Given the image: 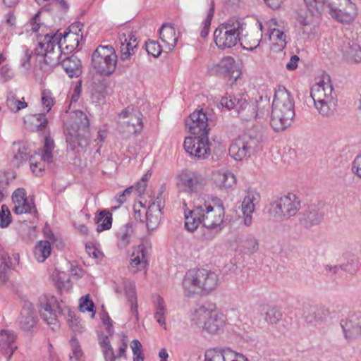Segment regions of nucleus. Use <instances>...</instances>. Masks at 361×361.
Wrapping results in <instances>:
<instances>
[{"label": "nucleus", "mask_w": 361, "mask_h": 361, "mask_svg": "<svg viewBox=\"0 0 361 361\" xmlns=\"http://www.w3.org/2000/svg\"><path fill=\"white\" fill-rule=\"evenodd\" d=\"M186 126L195 137H185L183 144L185 152L197 159H207L211 154L207 114L202 109L195 111L189 116Z\"/></svg>", "instance_id": "f257e3e1"}, {"label": "nucleus", "mask_w": 361, "mask_h": 361, "mask_svg": "<svg viewBox=\"0 0 361 361\" xmlns=\"http://www.w3.org/2000/svg\"><path fill=\"white\" fill-rule=\"evenodd\" d=\"M76 35L73 31L62 33H47L38 38V47L35 49L37 57L40 56L44 61L39 65V69L44 73H50L52 68L61 63L63 59L61 41L72 38Z\"/></svg>", "instance_id": "f03ea898"}, {"label": "nucleus", "mask_w": 361, "mask_h": 361, "mask_svg": "<svg viewBox=\"0 0 361 361\" xmlns=\"http://www.w3.org/2000/svg\"><path fill=\"white\" fill-rule=\"evenodd\" d=\"M202 216V225L206 228L203 238L213 240L224 228L225 209L222 200L216 197L207 195L203 204L197 205Z\"/></svg>", "instance_id": "7ed1b4c3"}, {"label": "nucleus", "mask_w": 361, "mask_h": 361, "mask_svg": "<svg viewBox=\"0 0 361 361\" xmlns=\"http://www.w3.org/2000/svg\"><path fill=\"white\" fill-rule=\"evenodd\" d=\"M295 102L290 93L284 87L276 90L270 125L276 132L283 131L290 126L295 116Z\"/></svg>", "instance_id": "20e7f679"}, {"label": "nucleus", "mask_w": 361, "mask_h": 361, "mask_svg": "<svg viewBox=\"0 0 361 361\" xmlns=\"http://www.w3.org/2000/svg\"><path fill=\"white\" fill-rule=\"evenodd\" d=\"M219 284L218 275L205 269L188 270L183 279L182 285L185 294L192 296L196 293L209 294Z\"/></svg>", "instance_id": "39448f33"}, {"label": "nucleus", "mask_w": 361, "mask_h": 361, "mask_svg": "<svg viewBox=\"0 0 361 361\" xmlns=\"http://www.w3.org/2000/svg\"><path fill=\"white\" fill-rule=\"evenodd\" d=\"M334 88L328 79L314 85L311 88L310 96L319 114L324 117H332L336 112L337 97Z\"/></svg>", "instance_id": "423d86ee"}, {"label": "nucleus", "mask_w": 361, "mask_h": 361, "mask_svg": "<svg viewBox=\"0 0 361 361\" xmlns=\"http://www.w3.org/2000/svg\"><path fill=\"white\" fill-rule=\"evenodd\" d=\"M225 321L224 314L217 312L216 305L212 303H204L195 309L192 317L194 324L210 334L221 331Z\"/></svg>", "instance_id": "0eeeda50"}, {"label": "nucleus", "mask_w": 361, "mask_h": 361, "mask_svg": "<svg viewBox=\"0 0 361 361\" xmlns=\"http://www.w3.org/2000/svg\"><path fill=\"white\" fill-rule=\"evenodd\" d=\"M246 94H238L236 97H223L221 104L228 109H235L239 118L243 121H250L252 118L262 117L264 113L258 107V101L249 102Z\"/></svg>", "instance_id": "6e6552de"}, {"label": "nucleus", "mask_w": 361, "mask_h": 361, "mask_svg": "<svg viewBox=\"0 0 361 361\" xmlns=\"http://www.w3.org/2000/svg\"><path fill=\"white\" fill-rule=\"evenodd\" d=\"M261 142L262 137L258 134H243L232 141L229 155L235 161L250 157L262 149Z\"/></svg>", "instance_id": "1a4fd4ad"}, {"label": "nucleus", "mask_w": 361, "mask_h": 361, "mask_svg": "<svg viewBox=\"0 0 361 361\" xmlns=\"http://www.w3.org/2000/svg\"><path fill=\"white\" fill-rule=\"evenodd\" d=\"M118 56L111 45H99L92 54V66L100 75L109 76L116 70Z\"/></svg>", "instance_id": "9d476101"}, {"label": "nucleus", "mask_w": 361, "mask_h": 361, "mask_svg": "<svg viewBox=\"0 0 361 361\" xmlns=\"http://www.w3.org/2000/svg\"><path fill=\"white\" fill-rule=\"evenodd\" d=\"M243 23L238 20L231 19L219 25L214 32L216 46L221 49L231 48L240 41L243 31Z\"/></svg>", "instance_id": "9b49d317"}, {"label": "nucleus", "mask_w": 361, "mask_h": 361, "mask_svg": "<svg viewBox=\"0 0 361 361\" xmlns=\"http://www.w3.org/2000/svg\"><path fill=\"white\" fill-rule=\"evenodd\" d=\"M300 200L288 193L270 204L269 213L277 220L283 221L294 216L300 209Z\"/></svg>", "instance_id": "f8f14e48"}, {"label": "nucleus", "mask_w": 361, "mask_h": 361, "mask_svg": "<svg viewBox=\"0 0 361 361\" xmlns=\"http://www.w3.org/2000/svg\"><path fill=\"white\" fill-rule=\"evenodd\" d=\"M207 179L196 171L185 169L177 176V188L179 192L190 195H197L207 185Z\"/></svg>", "instance_id": "ddd939ff"}, {"label": "nucleus", "mask_w": 361, "mask_h": 361, "mask_svg": "<svg viewBox=\"0 0 361 361\" xmlns=\"http://www.w3.org/2000/svg\"><path fill=\"white\" fill-rule=\"evenodd\" d=\"M330 16L343 24L351 23L357 16V8L350 0H326Z\"/></svg>", "instance_id": "4468645a"}, {"label": "nucleus", "mask_w": 361, "mask_h": 361, "mask_svg": "<svg viewBox=\"0 0 361 361\" xmlns=\"http://www.w3.org/2000/svg\"><path fill=\"white\" fill-rule=\"evenodd\" d=\"M39 312L41 318L49 325H52V329L59 326V317L64 314V308L56 300L51 297L40 298Z\"/></svg>", "instance_id": "2eb2a0df"}, {"label": "nucleus", "mask_w": 361, "mask_h": 361, "mask_svg": "<svg viewBox=\"0 0 361 361\" xmlns=\"http://www.w3.org/2000/svg\"><path fill=\"white\" fill-rule=\"evenodd\" d=\"M324 213L319 204H312L299 214L298 222L301 227L310 229L319 225L324 219Z\"/></svg>", "instance_id": "dca6fc26"}, {"label": "nucleus", "mask_w": 361, "mask_h": 361, "mask_svg": "<svg viewBox=\"0 0 361 361\" xmlns=\"http://www.w3.org/2000/svg\"><path fill=\"white\" fill-rule=\"evenodd\" d=\"M344 337L350 341L361 335V312L352 313L340 322Z\"/></svg>", "instance_id": "f3484780"}, {"label": "nucleus", "mask_w": 361, "mask_h": 361, "mask_svg": "<svg viewBox=\"0 0 361 361\" xmlns=\"http://www.w3.org/2000/svg\"><path fill=\"white\" fill-rule=\"evenodd\" d=\"M267 24L268 25V35L271 49L276 52L283 50L287 44L286 34L277 27V21L275 18H271Z\"/></svg>", "instance_id": "a211bd4d"}, {"label": "nucleus", "mask_w": 361, "mask_h": 361, "mask_svg": "<svg viewBox=\"0 0 361 361\" xmlns=\"http://www.w3.org/2000/svg\"><path fill=\"white\" fill-rule=\"evenodd\" d=\"M37 322L34 305L29 301H24L18 317L20 327L25 331H30L36 326Z\"/></svg>", "instance_id": "6ab92c4d"}, {"label": "nucleus", "mask_w": 361, "mask_h": 361, "mask_svg": "<svg viewBox=\"0 0 361 361\" xmlns=\"http://www.w3.org/2000/svg\"><path fill=\"white\" fill-rule=\"evenodd\" d=\"M210 71L216 75L229 76L235 80L240 75L235 59L231 56L223 58L218 63L214 64Z\"/></svg>", "instance_id": "aec40b11"}, {"label": "nucleus", "mask_w": 361, "mask_h": 361, "mask_svg": "<svg viewBox=\"0 0 361 361\" xmlns=\"http://www.w3.org/2000/svg\"><path fill=\"white\" fill-rule=\"evenodd\" d=\"M16 334L13 331L3 329L0 331V353L6 357L7 360L11 358L17 349Z\"/></svg>", "instance_id": "412c9836"}, {"label": "nucleus", "mask_w": 361, "mask_h": 361, "mask_svg": "<svg viewBox=\"0 0 361 361\" xmlns=\"http://www.w3.org/2000/svg\"><path fill=\"white\" fill-rule=\"evenodd\" d=\"M329 315V308L324 306L309 305L305 308L302 317L307 324L315 325L326 320Z\"/></svg>", "instance_id": "4be33fe9"}, {"label": "nucleus", "mask_w": 361, "mask_h": 361, "mask_svg": "<svg viewBox=\"0 0 361 361\" xmlns=\"http://www.w3.org/2000/svg\"><path fill=\"white\" fill-rule=\"evenodd\" d=\"M120 117L128 118L123 123H126L128 127L132 128V130H129L130 133L137 134L142 129V114L137 109L128 106L121 111Z\"/></svg>", "instance_id": "5701e85b"}, {"label": "nucleus", "mask_w": 361, "mask_h": 361, "mask_svg": "<svg viewBox=\"0 0 361 361\" xmlns=\"http://www.w3.org/2000/svg\"><path fill=\"white\" fill-rule=\"evenodd\" d=\"M123 290L125 291L126 296L129 302H131L130 311L134 314L136 319H138V311H137V301L135 291V284L134 282L123 279L121 286H116L115 287V291L116 293H121Z\"/></svg>", "instance_id": "b1692460"}, {"label": "nucleus", "mask_w": 361, "mask_h": 361, "mask_svg": "<svg viewBox=\"0 0 361 361\" xmlns=\"http://www.w3.org/2000/svg\"><path fill=\"white\" fill-rule=\"evenodd\" d=\"M343 57L349 63H357L361 61V47L354 39L345 38L341 47Z\"/></svg>", "instance_id": "393cba45"}, {"label": "nucleus", "mask_w": 361, "mask_h": 361, "mask_svg": "<svg viewBox=\"0 0 361 361\" xmlns=\"http://www.w3.org/2000/svg\"><path fill=\"white\" fill-rule=\"evenodd\" d=\"M20 256L18 254H13L12 257L7 254H3L1 256V263L0 264V280L2 283H6L9 278L11 269H16L19 264Z\"/></svg>", "instance_id": "a878e982"}, {"label": "nucleus", "mask_w": 361, "mask_h": 361, "mask_svg": "<svg viewBox=\"0 0 361 361\" xmlns=\"http://www.w3.org/2000/svg\"><path fill=\"white\" fill-rule=\"evenodd\" d=\"M159 37L166 44L169 51H172L176 46L178 37L175 27L171 23H164L159 30Z\"/></svg>", "instance_id": "bb28decb"}, {"label": "nucleus", "mask_w": 361, "mask_h": 361, "mask_svg": "<svg viewBox=\"0 0 361 361\" xmlns=\"http://www.w3.org/2000/svg\"><path fill=\"white\" fill-rule=\"evenodd\" d=\"M161 214L160 204L153 202L148 207L146 212V226L148 231H153L158 227Z\"/></svg>", "instance_id": "cd10ccee"}, {"label": "nucleus", "mask_w": 361, "mask_h": 361, "mask_svg": "<svg viewBox=\"0 0 361 361\" xmlns=\"http://www.w3.org/2000/svg\"><path fill=\"white\" fill-rule=\"evenodd\" d=\"M66 73L70 78L78 77L81 71V61L74 54L63 58L61 63Z\"/></svg>", "instance_id": "c85d7f7f"}, {"label": "nucleus", "mask_w": 361, "mask_h": 361, "mask_svg": "<svg viewBox=\"0 0 361 361\" xmlns=\"http://www.w3.org/2000/svg\"><path fill=\"white\" fill-rule=\"evenodd\" d=\"M12 151L13 157L11 163L15 167H19L23 162L27 160L29 152L26 143L14 142L13 143Z\"/></svg>", "instance_id": "c756f323"}, {"label": "nucleus", "mask_w": 361, "mask_h": 361, "mask_svg": "<svg viewBox=\"0 0 361 361\" xmlns=\"http://www.w3.org/2000/svg\"><path fill=\"white\" fill-rule=\"evenodd\" d=\"M212 178L216 185L221 190H227L235 183V178L231 172L216 171Z\"/></svg>", "instance_id": "7c9ffc66"}, {"label": "nucleus", "mask_w": 361, "mask_h": 361, "mask_svg": "<svg viewBox=\"0 0 361 361\" xmlns=\"http://www.w3.org/2000/svg\"><path fill=\"white\" fill-rule=\"evenodd\" d=\"M261 316L268 324H276L283 317L281 311L275 306H264L261 310Z\"/></svg>", "instance_id": "2f4dec72"}, {"label": "nucleus", "mask_w": 361, "mask_h": 361, "mask_svg": "<svg viewBox=\"0 0 361 361\" xmlns=\"http://www.w3.org/2000/svg\"><path fill=\"white\" fill-rule=\"evenodd\" d=\"M185 228L190 232L195 231L200 224H202V216L197 211V206L193 210L185 214Z\"/></svg>", "instance_id": "473e14b6"}, {"label": "nucleus", "mask_w": 361, "mask_h": 361, "mask_svg": "<svg viewBox=\"0 0 361 361\" xmlns=\"http://www.w3.org/2000/svg\"><path fill=\"white\" fill-rule=\"evenodd\" d=\"M154 303L155 305L154 318L159 324L166 329L165 320L166 309L164 300L161 296L157 295L154 298Z\"/></svg>", "instance_id": "72a5a7b5"}, {"label": "nucleus", "mask_w": 361, "mask_h": 361, "mask_svg": "<svg viewBox=\"0 0 361 361\" xmlns=\"http://www.w3.org/2000/svg\"><path fill=\"white\" fill-rule=\"evenodd\" d=\"M134 233L133 223L128 222L123 226L118 232V245L121 247H126L130 242Z\"/></svg>", "instance_id": "f704fd0d"}, {"label": "nucleus", "mask_w": 361, "mask_h": 361, "mask_svg": "<svg viewBox=\"0 0 361 361\" xmlns=\"http://www.w3.org/2000/svg\"><path fill=\"white\" fill-rule=\"evenodd\" d=\"M66 142L68 147L71 150H75L78 147H84L87 146V140L83 135H81L80 133L75 130L73 133H68L66 135Z\"/></svg>", "instance_id": "c9c22d12"}, {"label": "nucleus", "mask_w": 361, "mask_h": 361, "mask_svg": "<svg viewBox=\"0 0 361 361\" xmlns=\"http://www.w3.org/2000/svg\"><path fill=\"white\" fill-rule=\"evenodd\" d=\"M51 244L48 240H41L35 247L34 255L39 262H43L51 255Z\"/></svg>", "instance_id": "e433bc0d"}, {"label": "nucleus", "mask_w": 361, "mask_h": 361, "mask_svg": "<svg viewBox=\"0 0 361 361\" xmlns=\"http://www.w3.org/2000/svg\"><path fill=\"white\" fill-rule=\"evenodd\" d=\"M95 221L97 224V232L99 233L105 230H109L112 225V214L107 210H102L99 215L95 217Z\"/></svg>", "instance_id": "4c0bfd02"}, {"label": "nucleus", "mask_w": 361, "mask_h": 361, "mask_svg": "<svg viewBox=\"0 0 361 361\" xmlns=\"http://www.w3.org/2000/svg\"><path fill=\"white\" fill-rule=\"evenodd\" d=\"M13 211L16 214L30 213L36 215L37 214V210L35 207L32 198H27L25 200L20 202V203L17 204L13 208Z\"/></svg>", "instance_id": "58836bf2"}, {"label": "nucleus", "mask_w": 361, "mask_h": 361, "mask_svg": "<svg viewBox=\"0 0 361 361\" xmlns=\"http://www.w3.org/2000/svg\"><path fill=\"white\" fill-rule=\"evenodd\" d=\"M130 259V264L133 267H137L140 266L144 268L147 264V259L146 257V248L144 245H139L137 247V253L133 252Z\"/></svg>", "instance_id": "ea45409f"}, {"label": "nucleus", "mask_w": 361, "mask_h": 361, "mask_svg": "<svg viewBox=\"0 0 361 361\" xmlns=\"http://www.w3.org/2000/svg\"><path fill=\"white\" fill-rule=\"evenodd\" d=\"M360 267V260L357 256L352 255L347 259L346 262L341 264V271H343L351 275L355 274Z\"/></svg>", "instance_id": "a19ab883"}, {"label": "nucleus", "mask_w": 361, "mask_h": 361, "mask_svg": "<svg viewBox=\"0 0 361 361\" xmlns=\"http://www.w3.org/2000/svg\"><path fill=\"white\" fill-rule=\"evenodd\" d=\"M75 116V123L77 126V130L85 133L89 128L90 121L86 114L82 111H75L74 112Z\"/></svg>", "instance_id": "79ce46f5"}, {"label": "nucleus", "mask_w": 361, "mask_h": 361, "mask_svg": "<svg viewBox=\"0 0 361 361\" xmlns=\"http://www.w3.org/2000/svg\"><path fill=\"white\" fill-rule=\"evenodd\" d=\"M226 349L212 348L205 352V361H227Z\"/></svg>", "instance_id": "37998d69"}, {"label": "nucleus", "mask_w": 361, "mask_h": 361, "mask_svg": "<svg viewBox=\"0 0 361 361\" xmlns=\"http://www.w3.org/2000/svg\"><path fill=\"white\" fill-rule=\"evenodd\" d=\"M6 106L11 111L18 112L27 107V104L18 99L14 94H10L6 99Z\"/></svg>", "instance_id": "c03bdc74"}, {"label": "nucleus", "mask_w": 361, "mask_h": 361, "mask_svg": "<svg viewBox=\"0 0 361 361\" xmlns=\"http://www.w3.org/2000/svg\"><path fill=\"white\" fill-rule=\"evenodd\" d=\"M214 13V2H212L211 7L208 11L207 18L202 23L203 27L200 32V36L202 38H205L209 34L211 21L213 18Z\"/></svg>", "instance_id": "a18cd8bd"}, {"label": "nucleus", "mask_w": 361, "mask_h": 361, "mask_svg": "<svg viewBox=\"0 0 361 361\" xmlns=\"http://www.w3.org/2000/svg\"><path fill=\"white\" fill-rule=\"evenodd\" d=\"M130 348L133 354V361H144L141 343L138 340L134 339L130 343Z\"/></svg>", "instance_id": "49530a36"}, {"label": "nucleus", "mask_w": 361, "mask_h": 361, "mask_svg": "<svg viewBox=\"0 0 361 361\" xmlns=\"http://www.w3.org/2000/svg\"><path fill=\"white\" fill-rule=\"evenodd\" d=\"M41 100L43 106L46 109V113H48L55 103L51 92L49 90H44L42 92Z\"/></svg>", "instance_id": "de8ad7c7"}, {"label": "nucleus", "mask_w": 361, "mask_h": 361, "mask_svg": "<svg viewBox=\"0 0 361 361\" xmlns=\"http://www.w3.org/2000/svg\"><path fill=\"white\" fill-rule=\"evenodd\" d=\"M71 343L72 347V353L69 355L71 361H81L83 353L78 342L75 338H72Z\"/></svg>", "instance_id": "09e8293b"}, {"label": "nucleus", "mask_w": 361, "mask_h": 361, "mask_svg": "<svg viewBox=\"0 0 361 361\" xmlns=\"http://www.w3.org/2000/svg\"><path fill=\"white\" fill-rule=\"evenodd\" d=\"M79 307L81 312H92V316L94 315V305L92 300L90 299L89 295L83 296L80 298Z\"/></svg>", "instance_id": "8fccbe9b"}, {"label": "nucleus", "mask_w": 361, "mask_h": 361, "mask_svg": "<svg viewBox=\"0 0 361 361\" xmlns=\"http://www.w3.org/2000/svg\"><path fill=\"white\" fill-rule=\"evenodd\" d=\"M11 222V215L8 207L3 204L0 210V227L6 228Z\"/></svg>", "instance_id": "3c124183"}, {"label": "nucleus", "mask_w": 361, "mask_h": 361, "mask_svg": "<svg viewBox=\"0 0 361 361\" xmlns=\"http://www.w3.org/2000/svg\"><path fill=\"white\" fill-rule=\"evenodd\" d=\"M255 197L252 194H248L245 197L242 202V210L243 214H252L255 211L254 200Z\"/></svg>", "instance_id": "603ef678"}, {"label": "nucleus", "mask_w": 361, "mask_h": 361, "mask_svg": "<svg viewBox=\"0 0 361 361\" xmlns=\"http://www.w3.org/2000/svg\"><path fill=\"white\" fill-rule=\"evenodd\" d=\"M145 49L149 55L157 58L161 53V47L157 42L149 40L145 43Z\"/></svg>", "instance_id": "864d4df0"}, {"label": "nucleus", "mask_w": 361, "mask_h": 361, "mask_svg": "<svg viewBox=\"0 0 361 361\" xmlns=\"http://www.w3.org/2000/svg\"><path fill=\"white\" fill-rule=\"evenodd\" d=\"M65 312L68 313V322L70 327H71L74 331H80V320L76 317L75 313L66 307L64 308V312Z\"/></svg>", "instance_id": "5fc2aeb1"}, {"label": "nucleus", "mask_w": 361, "mask_h": 361, "mask_svg": "<svg viewBox=\"0 0 361 361\" xmlns=\"http://www.w3.org/2000/svg\"><path fill=\"white\" fill-rule=\"evenodd\" d=\"M119 40L121 43V53L128 51H133L134 49L137 47V44H133V43H127L126 32H121L119 34Z\"/></svg>", "instance_id": "6e6d98bb"}, {"label": "nucleus", "mask_w": 361, "mask_h": 361, "mask_svg": "<svg viewBox=\"0 0 361 361\" xmlns=\"http://www.w3.org/2000/svg\"><path fill=\"white\" fill-rule=\"evenodd\" d=\"M28 197H26V192L24 188H20L16 189L12 195V200L14 206L23 200H25Z\"/></svg>", "instance_id": "4d7b16f0"}, {"label": "nucleus", "mask_w": 361, "mask_h": 361, "mask_svg": "<svg viewBox=\"0 0 361 361\" xmlns=\"http://www.w3.org/2000/svg\"><path fill=\"white\" fill-rule=\"evenodd\" d=\"M255 35L251 33L250 35H247L245 37V39H244V42H242L241 43V45L243 46V49H247V50H250V51H253L254 49H255L257 47H259V43H260V41H261V39H259L258 37L255 38V39H253V43H247L246 40H247V38L249 39L250 38H254V36Z\"/></svg>", "instance_id": "13d9d810"}, {"label": "nucleus", "mask_w": 361, "mask_h": 361, "mask_svg": "<svg viewBox=\"0 0 361 361\" xmlns=\"http://www.w3.org/2000/svg\"><path fill=\"white\" fill-rule=\"evenodd\" d=\"M226 355L227 361H247L243 354L235 353L230 348H226Z\"/></svg>", "instance_id": "bf43d9fd"}, {"label": "nucleus", "mask_w": 361, "mask_h": 361, "mask_svg": "<svg viewBox=\"0 0 361 361\" xmlns=\"http://www.w3.org/2000/svg\"><path fill=\"white\" fill-rule=\"evenodd\" d=\"M32 56V51L30 49H26L23 56L20 60V66L25 70L28 71L31 67L30 59Z\"/></svg>", "instance_id": "052dcab7"}, {"label": "nucleus", "mask_w": 361, "mask_h": 361, "mask_svg": "<svg viewBox=\"0 0 361 361\" xmlns=\"http://www.w3.org/2000/svg\"><path fill=\"white\" fill-rule=\"evenodd\" d=\"M134 190V187L130 186L126 189H125L120 195L117 197V202L119 203V205L118 207H114L112 209H116L118 207H120L121 204L126 202L127 197L130 196L131 192Z\"/></svg>", "instance_id": "680f3d73"}, {"label": "nucleus", "mask_w": 361, "mask_h": 361, "mask_svg": "<svg viewBox=\"0 0 361 361\" xmlns=\"http://www.w3.org/2000/svg\"><path fill=\"white\" fill-rule=\"evenodd\" d=\"M85 250L88 255L94 259H99L102 256V252L94 245L86 244Z\"/></svg>", "instance_id": "e2e57ef3"}, {"label": "nucleus", "mask_w": 361, "mask_h": 361, "mask_svg": "<svg viewBox=\"0 0 361 361\" xmlns=\"http://www.w3.org/2000/svg\"><path fill=\"white\" fill-rule=\"evenodd\" d=\"M245 243V247L252 253L256 252L259 248V242L255 238H248Z\"/></svg>", "instance_id": "0e129e2a"}, {"label": "nucleus", "mask_w": 361, "mask_h": 361, "mask_svg": "<svg viewBox=\"0 0 361 361\" xmlns=\"http://www.w3.org/2000/svg\"><path fill=\"white\" fill-rule=\"evenodd\" d=\"M0 77L3 82H7L12 77V72L10 68L6 66H3L0 68Z\"/></svg>", "instance_id": "69168bd1"}, {"label": "nucleus", "mask_w": 361, "mask_h": 361, "mask_svg": "<svg viewBox=\"0 0 361 361\" xmlns=\"http://www.w3.org/2000/svg\"><path fill=\"white\" fill-rule=\"evenodd\" d=\"M102 350L105 361H116V356L114 354L112 346Z\"/></svg>", "instance_id": "338daca9"}, {"label": "nucleus", "mask_w": 361, "mask_h": 361, "mask_svg": "<svg viewBox=\"0 0 361 361\" xmlns=\"http://www.w3.org/2000/svg\"><path fill=\"white\" fill-rule=\"evenodd\" d=\"M352 169L353 171L361 178V153L354 159Z\"/></svg>", "instance_id": "774afa93"}]
</instances>
